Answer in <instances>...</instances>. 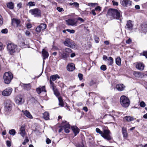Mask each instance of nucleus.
I'll use <instances>...</instances> for the list:
<instances>
[{
	"label": "nucleus",
	"instance_id": "nucleus-36",
	"mask_svg": "<svg viewBox=\"0 0 147 147\" xmlns=\"http://www.w3.org/2000/svg\"><path fill=\"white\" fill-rule=\"evenodd\" d=\"M9 133L10 135L14 136L15 134L16 133V131L14 129H12L10 130L9 131Z\"/></svg>",
	"mask_w": 147,
	"mask_h": 147
},
{
	"label": "nucleus",
	"instance_id": "nucleus-56",
	"mask_svg": "<svg viewBox=\"0 0 147 147\" xmlns=\"http://www.w3.org/2000/svg\"><path fill=\"white\" fill-rule=\"evenodd\" d=\"M131 42V40L130 38H129L128 40L126 41V43L127 44L130 43Z\"/></svg>",
	"mask_w": 147,
	"mask_h": 147
},
{
	"label": "nucleus",
	"instance_id": "nucleus-57",
	"mask_svg": "<svg viewBox=\"0 0 147 147\" xmlns=\"http://www.w3.org/2000/svg\"><path fill=\"white\" fill-rule=\"evenodd\" d=\"M97 4L95 3H88V5L90 6H94L95 4Z\"/></svg>",
	"mask_w": 147,
	"mask_h": 147
},
{
	"label": "nucleus",
	"instance_id": "nucleus-63",
	"mask_svg": "<svg viewBox=\"0 0 147 147\" xmlns=\"http://www.w3.org/2000/svg\"><path fill=\"white\" fill-rule=\"evenodd\" d=\"M83 109V110L86 112H87L88 111V108L86 107H84Z\"/></svg>",
	"mask_w": 147,
	"mask_h": 147
},
{
	"label": "nucleus",
	"instance_id": "nucleus-38",
	"mask_svg": "<svg viewBox=\"0 0 147 147\" xmlns=\"http://www.w3.org/2000/svg\"><path fill=\"white\" fill-rule=\"evenodd\" d=\"M3 23V19L2 16L0 15V26H2Z\"/></svg>",
	"mask_w": 147,
	"mask_h": 147
},
{
	"label": "nucleus",
	"instance_id": "nucleus-4",
	"mask_svg": "<svg viewBox=\"0 0 147 147\" xmlns=\"http://www.w3.org/2000/svg\"><path fill=\"white\" fill-rule=\"evenodd\" d=\"M120 102L122 106L125 108L128 107L130 104V101L129 98L124 95L121 97Z\"/></svg>",
	"mask_w": 147,
	"mask_h": 147
},
{
	"label": "nucleus",
	"instance_id": "nucleus-11",
	"mask_svg": "<svg viewBox=\"0 0 147 147\" xmlns=\"http://www.w3.org/2000/svg\"><path fill=\"white\" fill-rule=\"evenodd\" d=\"M56 96L57 98L59 101V105L61 107H63L64 106L63 101L62 97L60 95L59 93L56 89Z\"/></svg>",
	"mask_w": 147,
	"mask_h": 147
},
{
	"label": "nucleus",
	"instance_id": "nucleus-5",
	"mask_svg": "<svg viewBox=\"0 0 147 147\" xmlns=\"http://www.w3.org/2000/svg\"><path fill=\"white\" fill-rule=\"evenodd\" d=\"M63 43L65 46L71 48H75L76 44L70 38H67L63 42Z\"/></svg>",
	"mask_w": 147,
	"mask_h": 147
},
{
	"label": "nucleus",
	"instance_id": "nucleus-20",
	"mask_svg": "<svg viewBox=\"0 0 147 147\" xmlns=\"http://www.w3.org/2000/svg\"><path fill=\"white\" fill-rule=\"evenodd\" d=\"M20 134L21 135L24 137L25 136L26 132L25 131V125H23L21 127L20 130Z\"/></svg>",
	"mask_w": 147,
	"mask_h": 147
},
{
	"label": "nucleus",
	"instance_id": "nucleus-30",
	"mask_svg": "<svg viewBox=\"0 0 147 147\" xmlns=\"http://www.w3.org/2000/svg\"><path fill=\"white\" fill-rule=\"evenodd\" d=\"M43 118L46 120L49 119V113L47 112H45L43 114Z\"/></svg>",
	"mask_w": 147,
	"mask_h": 147
},
{
	"label": "nucleus",
	"instance_id": "nucleus-16",
	"mask_svg": "<svg viewBox=\"0 0 147 147\" xmlns=\"http://www.w3.org/2000/svg\"><path fill=\"white\" fill-rule=\"evenodd\" d=\"M67 70L69 71H72L75 69V65L72 63H69L67 65Z\"/></svg>",
	"mask_w": 147,
	"mask_h": 147
},
{
	"label": "nucleus",
	"instance_id": "nucleus-62",
	"mask_svg": "<svg viewBox=\"0 0 147 147\" xmlns=\"http://www.w3.org/2000/svg\"><path fill=\"white\" fill-rule=\"evenodd\" d=\"M27 27L28 28H30L32 27V25L28 23L27 24Z\"/></svg>",
	"mask_w": 147,
	"mask_h": 147
},
{
	"label": "nucleus",
	"instance_id": "nucleus-28",
	"mask_svg": "<svg viewBox=\"0 0 147 147\" xmlns=\"http://www.w3.org/2000/svg\"><path fill=\"white\" fill-rule=\"evenodd\" d=\"M124 119L127 122H130L133 121L134 118L133 117L130 116H126L124 117Z\"/></svg>",
	"mask_w": 147,
	"mask_h": 147
},
{
	"label": "nucleus",
	"instance_id": "nucleus-21",
	"mask_svg": "<svg viewBox=\"0 0 147 147\" xmlns=\"http://www.w3.org/2000/svg\"><path fill=\"white\" fill-rule=\"evenodd\" d=\"M22 86L23 89L26 90H28L31 89V86L30 84H23Z\"/></svg>",
	"mask_w": 147,
	"mask_h": 147
},
{
	"label": "nucleus",
	"instance_id": "nucleus-14",
	"mask_svg": "<svg viewBox=\"0 0 147 147\" xmlns=\"http://www.w3.org/2000/svg\"><path fill=\"white\" fill-rule=\"evenodd\" d=\"M132 3L131 0H123L121 3L123 6L128 7L131 6Z\"/></svg>",
	"mask_w": 147,
	"mask_h": 147
},
{
	"label": "nucleus",
	"instance_id": "nucleus-52",
	"mask_svg": "<svg viewBox=\"0 0 147 147\" xmlns=\"http://www.w3.org/2000/svg\"><path fill=\"white\" fill-rule=\"evenodd\" d=\"M101 7L100 6H97L95 8L94 10L95 11H100L101 10Z\"/></svg>",
	"mask_w": 147,
	"mask_h": 147
},
{
	"label": "nucleus",
	"instance_id": "nucleus-47",
	"mask_svg": "<svg viewBox=\"0 0 147 147\" xmlns=\"http://www.w3.org/2000/svg\"><path fill=\"white\" fill-rule=\"evenodd\" d=\"M1 32L3 33H7L8 32L7 29L6 28L2 29L1 31Z\"/></svg>",
	"mask_w": 147,
	"mask_h": 147
},
{
	"label": "nucleus",
	"instance_id": "nucleus-23",
	"mask_svg": "<svg viewBox=\"0 0 147 147\" xmlns=\"http://www.w3.org/2000/svg\"><path fill=\"white\" fill-rule=\"evenodd\" d=\"M125 87V86L123 84H119L117 85L116 86V88L119 91L123 90Z\"/></svg>",
	"mask_w": 147,
	"mask_h": 147
},
{
	"label": "nucleus",
	"instance_id": "nucleus-29",
	"mask_svg": "<svg viewBox=\"0 0 147 147\" xmlns=\"http://www.w3.org/2000/svg\"><path fill=\"white\" fill-rule=\"evenodd\" d=\"M7 6L8 8L12 9L14 7L13 3L12 2H9L7 4Z\"/></svg>",
	"mask_w": 147,
	"mask_h": 147
},
{
	"label": "nucleus",
	"instance_id": "nucleus-10",
	"mask_svg": "<svg viewBox=\"0 0 147 147\" xmlns=\"http://www.w3.org/2000/svg\"><path fill=\"white\" fill-rule=\"evenodd\" d=\"M66 24L69 26H77V20L75 19H70L66 20Z\"/></svg>",
	"mask_w": 147,
	"mask_h": 147
},
{
	"label": "nucleus",
	"instance_id": "nucleus-64",
	"mask_svg": "<svg viewBox=\"0 0 147 147\" xmlns=\"http://www.w3.org/2000/svg\"><path fill=\"white\" fill-rule=\"evenodd\" d=\"M113 4L114 5H118V3L117 2H115L114 1H112Z\"/></svg>",
	"mask_w": 147,
	"mask_h": 147
},
{
	"label": "nucleus",
	"instance_id": "nucleus-32",
	"mask_svg": "<svg viewBox=\"0 0 147 147\" xmlns=\"http://www.w3.org/2000/svg\"><path fill=\"white\" fill-rule=\"evenodd\" d=\"M107 60L109 61L108 64L109 65H111L113 63V59L111 57H110L107 59Z\"/></svg>",
	"mask_w": 147,
	"mask_h": 147
},
{
	"label": "nucleus",
	"instance_id": "nucleus-60",
	"mask_svg": "<svg viewBox=\"0 0 147 147\" xmlns=\"http://www.w3.org/2000/svg\"><path fill=\"white\" fill-rule=\"evenodd\" d=\"M30 32L28 30H26L25 32V34L27 36H29V35L30 34Z\"/></svg>",
	"mask_w": 147,
	"mask_h": 147
},
{
	"label": "nucleus",
	"instance_id": "nucleus-53",
	"mask_svg": "<svg viewBox=\"0 0 147 147\" xmlns=\"http://www.w3.org/2000/svg\"><path fill=\"white\" fill-rule=\"evenodd\" d=\"M47 144H48L50 143L51 142V140L48 138H47L46 140Z\"/></svg>",
	"mask_w": 147,
	"mask_h": 147
},
{
	"label": "nucleus",
	"instance_id": "nucleus-59",
	"mask_svg": "<svg viewBox=\"0 0 147 147\" xmlns=\"http://www.w3.org/2000/svg\"><path fill=\"white\" fill-rule=\"evenodd\" d=\"M6 143L7 146H8L10 147L11 146V142L10 141H7L6 142Z\"/></svg>",
	"mask_w": 147,
	"mask_h": 147
},
{
	"label": "nucleus",
	"instance_id": "nucleus-46",
	"mask_svg": "<svg viewBox=\"0 0 147 147\" xmlns=\"http://www.w3.org/2000/svg\"><path fill=\"white\" fill-rule=\"evenodd\" d=\"M36 91L37 93L40 94L41 92V88L40 87V86L38 88H37L36 89Z\"/></svg>",
	"mask_w": 147,
	"mask_h": 147
},
{
	"label": "nucleus",
	"instance_id": "nucleus-27",
	"mask_svg": "<svg viewBox=\"0 0 147 147\" xmlns=\"http://www.w3.org/2000/svg\"><path fill=\"white\" fill-rule=\"evenodd\" d=\"M12 23L14 24H16V26L18 27L20 23V21L19 20L14 18L12 20Z\"/></svg>",
	"mask_w": 147,
	"mask_h": 147
},
{
	"label": "nucleus",
	"instance_id": "nucleus-51",
	"mask_svg": "<svg viewBox=\"0 0 147 147\" xmlns=\"http://www.w3.org/2000/svg\"><path fill=\"white\" fill-rule=\"evenodd\" d=\"M57 9L59 12H61L64 11V10L63 8H61L59 7H57Z\"/></svg>",
	"mask_w": 147,
	"mask_h": 147
},
{
	"label": "nucleus",
	"instance_id": "nucleus-12",
	"mask_svg": "<svg viewBox=\"0 0 147 147\" xmlns=\"http://www.w3.org/2000/svg\"><path fill=\"white\" fill-rule=\"evenodd\" d=\"M55 80V75L51 76L50 77V87L53 90L54 94L55 95V90L54 83L53 82Z\"/></svg>",
	"mask_w": 147,
	"mask_h": 147
},
{
	"label": "nucleus",
	"instance_id": "nucleus-26",
	"mask_svg": "<svg viewBox=\"0 0 147 147\" xmlns=\"http://www.w3.org/2000/svg\"><path fill=\"white\" fill-rule=\"evenodd\" d=\"M131 21L129 20L127 22L126 24V27L127 29L130 30H131L133 28V25L131 23Z\"/></svg>",
	"mask_w": 147,
	"mask_h": 147
},
{
	"label": "nucleus",
	"instance_id": "nucleus-35",
	"mask_svg": "<svg viewBox=\"0 0 147 147\" xmlns=\"http://www.w3.org/2000/svg\"><path fill=\"white\" fill-rule=\"evenodd\" d=\"M69 4L70 5H73V7H78L79 6V3L77 2L70 3Z\"/></svg>",
	"mask_w": 147,
	"mask_h": 147
},
{
	"label": "nucleus",
	"instance_id": "nucleus-58",
	"mask_svg": "<svg viewBox=\"0 0 147 147\" xmlns=\"http://www.w3.org/2000/svg\"><path fill=\"white\" fill-rule=\"evenodd\" d=\"M95 10L94 9H92V10L91 13H92L94 16H95L96 15V13L95 12Z\"/></svg>",
	"mask_w": 147,
	"mask_h": 147
},
{
	"label": "nucleus",
	"instance_id": "nucleus-13",
	"mask_svg": "<svg viewBox=\"0 0 147 147\" xmlns=\"http://www.w3.org/2000/svg\"><path fill=\"white\" fill-rule=\"evenodd\" d=\"M12 91V89L11 88H8L4 90L2 92V94L5 96L10 95Z\"/></svg>",
	"mask_w": 147,
	"mask_h": 147
},
{
	"label": "nucleus",
	"instance_id": "nucleus-22",
	"mask_svg": "<svg viewBox=\"0 0 147 147\" xmlns=\"http://www.w3.org/2000/svg\"><path fill=\"white\" fill-rule=\"evenodd\" d=\"M122 133L123 137L125 138H126L128 137V134L127 133V129L125 127H123L122 128Z\"/></svg>",
	"mask_w": 147,
	"mask_h": 147
},
{
	"label": "nucleus",
	"instance_id": "nucleus-45",
	"mask_svg": "<svg viewBox=\"0 0 147 147\" xmlns=\"http://www.w3.org/2000/svg\"><path fill=\"white\" fill-rule=\"evenodd\" d=\"M29 141V140L26 137L25 139V140H24V141L23 142L22 144L23 145H25L26 144V143H27Z\"/></svg>",
	"mask_w": 147,
	"mask_h": 147
},
{
	"label": "nucleus",
	"instance_id": "nucleus-42",
	"mask_svg": "<svg viewBox=\"0 0 147 147\" xmlns=\"http://www.w3.org/2000/svg\"><path fill=\"white\" fill-rule=\"evenodd\" d=\"M100 68L101 70L103 71L107 69L106 67V65H103L101 66Z\"/></svg>",
	"mask_w": 147,
	"mask_h": 147
},
{
	"label": "nucleus",
	"instance_id": "nucleus-49",
	"mask_svg": "<svg viewBox=\"0 0 147 147\" xmlns=\"http://www.w3.org/2000/svg\"><path fill=\"white\" fill-rule=\"evenodd\" d=\"M140 105L141 107H144L145 106L146 104L144 101H142L140 103Z\"/></svg>",
	"mask_w": 147,
	"mask_h": 147
},
{
	"label": "nucleus",
	"instance_id": "nucleus-19",
	"mask_svg": "<svg viewBox=\"0 0 147 147\" xmlns=\"http://www.w3.org/2000/svg\"><path fill=\"white\" fill-rule=\"evenodd\" d=\"M71 129L74 134L75 136H76L77 134L79 133V129L76 126H74L71 127Z\"/></svg>",
	"mask_w": 147,
	"mask_h": 147
},
{
	"label": "nucleus",
	"instance_id": "nucleus-33",
	"mask_svg": "<svg viewBox=\"0 0 147 147\" xmlns=\"http://www.w3.org/2000/svg\"><path fill=\"white\" fill-rule=\"evenodd\" d=\"M133 74L135 77L137 78H139L141 75V73L139 72L135 71Z\"/></svg>",
	"mask_w": 147,
	"mask_h": 147
},
{
	"label": "nucleus",
	"instance_id": "nucleus-1",
	"mask_svg": "<svg viewBox=\"0 0 147 147\" xmlns=\"http://www.w3.org/2000/svg\"><path fill=\"white\" fill-rule=\"evenodd\" d=\"M7 48L8 53L11 55H13L18 51L17 45L12 43H8Z\"/></svg>",
	"mask_w": 147,
	"mask_h": 147
},
{
	"label": "nucleus",
	"instance_id": "nucleus-37",
	"mask_svg": "<svg viewBox=\"0 0 147 147\" xmlns=\"http://www.w3.org/2000/svg\"><path fill=\"white\" fill-rule=\"evenodd\" d=\"M96 131L97 133H99L101 135V136L103 133V131H101L100 129L98 128H96Z\"/></svg>",
	"mask_w": 147,
	"mask_h": 147
},
{
	"label": "nucleus",
	"instance_id": "nucleus-40",
	"mask_svg": "<svg viewBox=\"0 0 147 147\" xmlns=\"http://www.w3.org/2000/svg\"><path fill=\"white\" fill-rule=\"evenodd\" d=\"M71 50L69 48H66L65 49V51L66 52L68 53H69L71 52Z\"/></svg>",
	"mask_w": 147,
	"mask_h": 147
},
{
	"label": "nucleus",
	"instance_id": "nucleus-7",
	"mask_svg": "<svg viewBox=\"0 0 147 147\" xmlns=\"http://www.w3.org/2000/svg\"><path fill=\"white\" fill-rule=\"evenodd\" d=\"M13 103L10 100H7L5 102L4 109L6 111H9L11 110Z\"/></svg>",
	"mask_w": 147,
	"mask_h": 147
},
{
	"label": "nucleus",
	"instance_id": "nucleus-41",
	"mask_svg": "<svg viewBox=\"0 0 147 147\" xmlns=\"http://www.w3.org/2000/svg\"><path fill=\"white\" fill-rule=\"evenodd\" d=\"M141 55H142L146 57V58H147V51H144L142 53V54H141Z\"/></svg>",
	"mask_w": 147,
	"mask_h": 147
},
{
	"label": "nucleus",
	"instance_id": "nucleus-44",
	"mask_svg": "<svg viewBox=\"0 0 147 147\" xmlns=\"http://www.w3.org/2000/svg\"><path fill=\"white\" fill-rule=\"evenodd\" d=\"M78 76L80 80H81L83 79V75L81 74H79L78 75Z\"/></svg>",
	"mask_w": 147,
	"mask_h": 147
},
{
	"label": "nucleus",
	"instance_id": "nucleus-54",
	"mask_svg": "<svg viewBox=\"0 0 147 147\" xmlns=\"http://www.w3.org/2000/svg\"><path fill=\"white\" fill-rule=\"evenodd\" d=\"M77 147H85L84 144L82 143L81 144H79L78 145Z\"/></svg>",
	"mask_w": 147,
	"mask_h": 147
},
{
	"label": "nucleus",
	"instance_id": "nucleus-34",
	"mask_svg": "<svg viewBox=\"0 0 147 147\" xmlns=\"http://www.w3.org/2000/svg\"><path fill=\"white\" fill-rule=\"evenodd\" d=\"M69 53H68L66 52L65 51L63 52L62 54V57L64 58H66L69 57Z\"/></svg>",
	"mask_w": 147,
	"mask_h": 147
},
{
	"label": "nucleus",
	"instance_id": "nucleus-9",
	"mask_svg": "<svg viewBox=\"0 0 147 147\" xmlns=\"http://www.w3.org/2000/svg\"><path fill=\"white\" fill-rule=\"evenodd\" d=\"M30 13L32 15H34V17H38L40 16L41 12L40 10L36 8L32 9H31L29 11Z\"/></svg>",
	"mask_w": 147,
	"mask_h": 147
},
{
	"label": "nucleus",
	"instance_id": "nucleus-48",
	"mask_svg": "<svg viewBox=\"0 0 147 147\" xmlns=\"http://www.w3.org/2000/svg\"><path fill=\"white\" fill-rule=\"evenodd\" d=\"M28 5L30 6H34L35 5V4L34 2H29L28 3Z\"/></svg>",
	"mask_w": 147,
	"mask_h": 147
},
{
	"label": "nucleus",
	"instance_id": "nucleus-8",
	"mask_svg": "<svg viewBox=\"0 0 147 147\" xmlns=\"http://www.w3.org/2000/svg\"><path fill=\"white\" fill-rule=\"evenodd\" d=\"M61 127L63 128L66 133H69V129L70 128V125L68 122L63 121L61 124Z\"/></svg>",
	"mask_w": 147,
	"mask_h": 147
},
{
	"label": "nucleus",
	"instance_id": "nucleus-18",
	"mask_svg": "<svg viewBox=\"0 0 147 147\" xmlns=\"http://www.w3.org/2000/svg\"><path fill=\"white\" fill-rule=\"evenodd\" d=\"M24 102L22 98L20 96H18L16 98V102L17 104L21 105Z\"/></svg>",
	"mask_w": 147,
	"mask_h": 147
},
{
	"label": "nucleus",
	"instance_id": "nucleus-50",
	"mask_svg": "<svg viewBox=\"0 0 147 147\" xmlns=\"http://www.w3.org/2000/svg\"><path fill=\"white\" fill-rule=\"evenodd\" d=\"M40 87L41 88V92L44 91L45 92H46V91L45 89V86H43L42 87H41V86H40Z\"/></svg>",
	"mask_w": 147,
	"mask_h": 147
},
{
	"label": "nucleus",
	"instance_id": "nucleus-6",
	"mask_svg": "<svg viewBox=\"0 0 147 147\" xmlns=\"http://www.w3.org/2000/svg\"><path fill=\"white\" fill-rule=\"evenodd\" d=\"M111 132L108 129H104L103 133L101 136L108 141H109L112 139V138L110 135Z\"/></svg>",
	"mask_w": 147,
	"mask_h": 147
},
{
	"label": "nucleus",
	"instance_id": "nucleus-17",
	"mask_svg": "<svg viewBox=\"0 0 147 147\" xmlns=\"http://www.w3.org/2000/svg\"><path fill=\"white\" fill-rule=\"evenodd\" d=\"M136 67L138 70L142 71L144 69V65L142 63H137L136 65Z\"/></svg>",
	"mask_w": 147,
	"mask_h": 147
},
{
	"label": "nucleus",
	"instance_id": "nucleus-24",
	"mask_svg": "<svg viewBox=\"0 0 147 147\" xmlns=\"http://www.w3.org/2000/svg\"><path fill=\"white\" fill-rule=\"evenodd\" d=\"M22 111L24 115L30 119H32V116L31 115L30 113L27 110L25 111Z\"/></svg>",
	"mask_w": 147,
	"mask_h": 147
},
{
	"label": "nucleus",
	"instance_id": "nucleus-2",
	"mask_svg": "<svg viewBox=\"0 0 147 147\" xmlns=\"http://www.w3.org/2000/svg\"><path fill=\"white\" fill-rule=\"evenodd\" d=\"M121 12L119 10L115 9H110L108 11L109 14L114 18L119 19L120 17Z\"/></svg>",
	"mask_w": 147,
	"mask_h": 147
},
{
	"label": "nucleus",
	"instance_id": "nucleus-15",
	"mask_svg": "<svg viewBox=\"0 0 147 147\" xmlns=\"http://www.w3.org/2000/svg\"><path fill=\"white\" fill-rule=\"evenodd\" d=\"M47 25L46 24H41L36 28V31L38 32H40L41 31L45 29Z\"/></svg>",
	"mask_w": 147,
	"mask_h": 147
},
{
	"label": "nucleus",
	"instance_id": "nucleus-3",
	"mask_svg": "<svg viewBox=\"0 0 147 147\" xmlns=\"http://www.w3.org/2000/svg\"><path fill=\"white\" fill-rule=\"evenodd\" d=\"M13 75L10 72H5L3 76L4 82L7 84H9L13 78Z\"/></svg>",
	"mask_w": 147,
	"mask_h": 147
},
{
	"label": "nucleus",
	"instance_id": "nucleus-43",
	"mask_svg": "<svg viewBox=\"0 0 147 147\" xmlns=\"http://www.w3.org/2000/svg\"><path fill=\"white\" fill-rule=\"evenodd\" d=\"M67 31L69 32L70 33L74 34L75 33V30H70L67 29H66Z\"/></svg>",
	"mask_w": 147,
	"mask_h": 147
},
{
	"label": "nucleus",
	"instance_id": "nucleus-55",
	"mask_svg": "<svg viewBox=\"0 0 147 147\" xmlns=\"http://www.w3.org/2000/svg\"><path fill=\"white\" fill-rule=\"evenodd\" d=\"M3 44L0 42V51L3 49Z\"/></svg>",
	"mask_w": 147,
	"mask_h": 147
},
{
	"label": "nucleus",
	"instance_id": "nucleus-39",
	"mask_svg": "<svg viewBox=\"0 0 147 147\" xmlns=\"http://www.w3.org/2000/svg\"><path fill=\"white\" fill-rule=\"evenodd\" d=\"M94 40L96 43H98L99 42V39L98 37L96 36H95L94 37Z\"/></svg>",
	"mask_w": 147,
	"mask_h": 147
},
{
	"label": "nucleus",
	"instance_id": "nucleus-25",
	"mask_svg": "<svg viewBox=\"0 0 147 147\" xmlns=\"http://www.w3.org/2000/svg\"><path fill=\"white\" fill-rule=\"evenodd\" d=\"M42 54L43 56V59H45L47 58L49 56V54L45 49H43L42 51Z\"/></svg>",
	"mask_w": 147,
	"mask_h": 147
},
{
	"label": "nucleus",
	"instance_id": "nucleus-31",
	"mask_svg": "<svg viewBox=\"0 0 147 147\" xmlns=\"http://www.w3.org/2000/svg\"><path fill=\"white\" fill-rule=\"evenodd\" d=\"M116 63L118 65L120 66L121 64V60L120 57L117 58L115 60Z\"/></svg>",
	"mask_w": 147,
	"mask_h": 147
},
{
	"label": "nucleus",
	"instance_id": "nucleus-61",
	"mask_svg": "<svg viewBox=\"0 0 147 147\" xmlns=\"http://www.w3.org/2000/svg\"><path fill=\"white\" fill-rule=\"evenodd\" d=\"M78 20L82 22H83L84 21V20L83 19L80 17H79L78 18Z\"/></svg>",
	"mask_w": 147,
	"mask_h": 147
}]
</instances>
